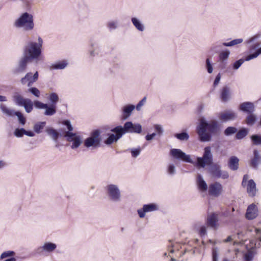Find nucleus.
<instances>
[{"label":"nucleus","instance_id":"f257e3e1","mask_svg":"<svg viewBox=\"0 0 261 261\" xmlns=\"http://www.w3.org/2000/svg\"><path fill=\"white\" fill-rule=\"evenodd\" d=\"M220 131V126L216 120L207 122L204 118L199 120V123L197 127V133L199 140L201 142H208L211 140L210 133L215 134Z\"/></svg>","mask_w":261,"mask_h":261},{"label":"nucleus","instance_id":"f03ea898","mask_svg":"<svg viewBox=\"0 0 261 261\" xmlns=\"http://www.w3.org/2000/svg\"><path fill=\"white\" fill-rule=\"evenodd\" d=\"M43 40L38 37L37 42L32 41L28 42L24 46L23 55L30 60H37L41 54Z\"/></svg>","mask_w":261,"mask_h":261},{"label":"nucleus","instance_id":"7ed1b4c3","mask_svg":"<svg viewBox=\"0 0 261 261\" xmlns=\"http://www.w3.org/2000/svg\"><path fill=\"white\" fill-rule=\"evenodd\" d=\"M14 26L17 28H23L26 31L32 30L34 27L33 15L28 12L23 13L15 21Z\"/></svg>","mask_w":261,"mask_h":261},{"label":"nucleus","instance_id":"20e7f679","mask_svg":"<svg viewBox=\"0 0 261 261\" xmlns=\"http://www.w3.org/2000/svg\"><path fill=\"white\" fill-rule=\"evenodd\" d=\"M106 191L110 201L113 202L121 201V193L118 185L113 184H108L106 187Z\"/></svg>","mask_w":261,"mask_h":261},{"label":"nucleus","instance_id":"39448f33","mask_svg":"<svg viewBox=\"0 0 261 261\" xmlns=\"http://www.w3.org/2000/svg\"><path fill=\"white\" fill-rule=\"evenodd\" d=\"M213 163V154L211 148L207 146L204 148V153L202 157H198L195 166L199 168H204L205 166L211 165Z\"/></svg>","mask_w":261,"mask_h":261},{"label":"nucleus","instance_id":"423d86ee","mask_svg":"<svg viewBox=\"0 0 261 261\" xmlns=\"http://www.w3.org/2000/svg\"><path fill=\"white\" fill-rule=\"evenodd\" d=\"M64 137L66 138L67 141L71 143L70 147L72 149H77L82 144V138L77 133L66 132Z\"/></svg>","mask_w":261,"mask_h":261},{"label":"nucleus","instance_id":"0eeeda50","mask_svg":"<svg viewBox=\"0 0 261 261\" xmlns=\"http://www.w3.org/2000/svg\"><path fill=\"white\" fill-rule=\"evenodd\" d=\"M100 132L98 130L93 132L91 135L84 141V146L87 148H96L100 146Z\"/></svg>","mask_w":261,"mask_h":261},{"label":"nucleus","instance_id":"6e6552de","mask_svg":"<svg viewBox=\"0 0 261 261\" xmlns=\"http://www.w3.org/2000/svg\"><path fill=\"white\" fill-rule=\"evenodd\" d=\"M115 134H111L105 141L107 145H111L114 142H116L124 135L122 126L121 125L116 126L112 128L111 130Z\"/></svg>","mask_w":261,"mask_h":261},{"label":"nucleus","instance_id":"1a4fd4ad","mask_svg":"<svg viewBox=\"0 0 261 261\" xmlns=\"http://www.w3.org/2000/svg\"><path fill=\"white\" fill-rule=\"evenodd\" d=\"M170 154L175 159L177 160H181L192 164L194 163L191 159L190 155L186 154L180 149H172L170 151Z\"/></svg>","mask_w":261,"mask_h":261},{"label":"nucleus","instance_id":"9d476101","mask_svg":"<svg viewBox=\"0 0 261 261\" xmlns=\"http://www.w3.org/2000/svg\"><path fill=\"white\" fill-rule=\"evenodd\" d=\"M159 209V205L158 204L150 203L144 204L142 208L137 210V213L140 218H143L145 217L146 213L156 211H158Z\"/></svg>","mask_w":261,"mask_h":261},{"label":"nucleus","instance_id":"9b49d317","mask_svg":"<svg viewBox=\"0 0 261 261\" xmlns=\"http://www.w3.org/2000/svg\"><path fill=\"white\" fill-rule=\"evenodd\" d=\"M57 248L56 244L51 242H45L41 246L38 247L36 250V253L39 255H42L44 253H51Z\"/></svg>","mask_w":261,"mask_h":261},{"label":"nucleus","instance_id":"f8f14e48","mask_svg":"<svg viewBox=\"0 0 261 261\" xmlns=\"http://www.w3.org/2000/svg\"><path fill=\"white\" fill-rule=\"evenodd\" d=\"M223 191V186L218 182H215L209 185L208 192L211 196L219 197L222 194Z\"/></svg>","mask_w":261,"mask_h":261},{"label":"nucleus","instance_id":"ddd939ff","mask_svg":"<svg viewBox=\"0 0 261 261\" xmlns=\"http://www.w3.org/2000/svg\"><path fill=\"white\" fill-rule=\"evenodd\" d=\"M31 61L27 57L23 55L19 60L17 65L13 69V72L15 74L23 73L27 68L28 62Z\"/></svg>","mask_w":261,"mask_h":261},{"label":"nucleus","instance_id":"4468645a","mask_svg":"<svg viewBox=\"0 0 261 261\" xmlns=\"http://www.w3.org/2000/svg\"><path fill=\"white\" fill-rule=\"evenodd\" d=\"M122 129L124 134L127 132L140 134L142 131V126L140 124H133L132 122L128 121L124 123Z\"/></svg>","mask_w":261,"mask_h":261},{"label":"nucleus","instance_id":"2eb2a0df","mask_svg":"<svg viewBox=\"0 0 261 261\" xmlns=\"http://www.w3.org/2000/svg\"><path fill=\"white\" fill-rule=\"evenodd\" d=\"M38 77L39 74L38 71H36L34 74L31 72H28L21 79L20 82L22 85L27 84L28 87H30L34 83L38 80Z\"/></svg>","mask_w":261,"mask_h":261},{"label":"nucleus","instance_id":"dca6fc26","mask_svg":"<svg viewBox=\"0 0 261 261\" xmlns=\"http://www.w3.org/2000/svg\"><path fill=\"white\" fill-rule=\"evenodd\" d=\"M218 117L220 120L223 122H226L235 119L237 117V115L233 111L228 110L219 113L218 114Z\"/></svg>","mask_w":261,"mask_h":261},{"label":"nucleus","instance_id":"f3484780","mask_svg":"<svg viewBox=\"0 0 261 261\" xmlns=\"http://www.w3.org/2000/svg\"><path fill=\"white\" fill-rule=\"evenodd\" d=\"M210 170L212 175L216 178L226 179L229 176L228 173L227 172L221 170L219 166L214 165L211 167Z\"/></svg>","mask_w":261,"mask_h":261},{"label":"nucleus","instance_id":"a211bd4d","mask_svg":"<svg viewBox=\"0 0 261 261\" xmlns=\"http://www.w3.org/2000/svg\"><path fill=\"white\" fill-rule=\"evenodd\" d=\"M135 109V106L131 104H128L123 106L121 108L122 119L126 120L128 119L132 115Z\"/></svg>","mask_w":261,"mask_h":261},{"label":"nucleus","instance_id":"6ab92c4d","mask_svg":"<svg viewBox=\"0 0 261 261\" xmlns=\"http://www.w3.org/2000/svg\"><path fill=\"white\" fill-rule=\"evenodd\" d=\"M258 215V209L256 205L253 203L249 205L247 209L246 217L247 219L252 220Z\"/></svg>","mask_w":261,"mask_h":261},{"label":"nucleus","instance_id":"aec40b11","mask_svg":"<svg viewBox=\"0 0 261 261\" xmlns=\"http://www.w3.org/2000/svg\"><path fill=\"white\" fill-rule=\"evenodd\" d=\"M247 192L250 197H254L256 194L257 191L256 184L253 179H250L248 181L246 185Z\"/></svg>","mask_w":261,"mask_h":261},{"label":"nucleus","instance_id":"412c9836","mask_svg":"<svg viewBox=\"0 0 261 261\" xmlns=\"http://www.w3.org/2000/svg\"><path fill=\"white\" fill-rule=\"evenodd\" d=\"M14 135L17 138H21L24 135L30 137H33L35 136V134L32 130H26L23 128H16L14 132Z\"/></svg>","mask_w":261,"mask_h":261},{"label":"nucleus","instance_id":"4be33fe9","mask_svg":"<svg viewBox=\"0 0 261 261\" xmlns=\"http://www.w3.org/2000/svg\"><path fill=\"white\" fill-rule=\"evenodd\" d=\"M240 109L244 112L250 114L254 111V106L251 102H245L240 105Z\"/></svg>","mask_w":261,"mask_h":261},{"label":"nucleus","instance_id":"5701e85b","mask_svg":"<svg viewBox=\"0 0 261 261\" xmlns=\"http://www.w3.org/2000/svg\"><path fill=\"white\" fill-rule=\"evenodd\" d=\"M218 216L215 214H212L207 216V223L210 227L216 229L218 227Z\"/></svg>","mask_w":261,"mask_h":261},{"label":"nucleus","instance_id":"b1692460","mask_svg":"<svg viewBox=\"0 0 261 261\" xmlns=\"http://www.w3.org/2000/svg\"><path fill=\"white\" fill-rule=\"evenodd\" d=\"M45 132L48 136L56 142L58 141V139L59 136H62L61 134L57 132L56 129L52 127H47L45 129Z\"/></svg>","mask_w":261,"mask_h":261},{"label":"nucleus","instance_id":"393cba45","mask_svg":"<svg viewBox=\"0 0 261 261\" xmlns=\"http://www.w3.org/2000/svg\"><path fill=\"white\" fill-rule=\"evenodd\" d=\"M197 184L199 189L202 192H205L207 190V185L202 178V176L198 174L197 177Z\"/></svg>","mask_w":261,"mask_h":261},{"label":"nucleus","instance_id":"a878e982","mask_svg":"<svg viewBox=\"0 0 261 261\" xmlns=\"http://www.w3.org/2000/svg\"><path fill=\"white\" fill-rule=\"evenodd\" d=\"M131 21L134 26L137 30L140 32L144 31L145 27L139 19L137 17H132Z\"/></svg>","mask_w":261,"mask_h":261},{"label":"nucleus","instance_id":"bb28decb","mask_svg":"<svg viewBox=\"0 0 261 261\" xmlns=\"http://www.w3.org/2000/svg\"><path fill=\"white\" fill-rule=\"evenodd\" d=\"M0 109L3 114L9 117H13L15 115L16 112L14 110L8 108L4 104L0 105Z\"/></svg>","mask_w":261,"mask_h":261},{"label":"nucleus","instance_id":"cd10ccee","mask_svg":"<svg viewBox=\"0 0 261 261\" xmlns=\"http://www.w3.org/2000/svg\"><path fill=\"white\" fill-rule=\"evenodd\" d=\"M0 109L3 114L9 117H13L15 115L16 112L14 110L8 108L4 104L0 105Z\"/></svg>","mask_w":261,"mask_h":261},{"label":"nucleus","instance_id":"c85d7f7f","mask_svg":"<svg viewBox=\"0 0 261 261\" xmlns=\"http://www.w3.org/2000/svg\"><path fill=\"white\" fill-rule=\"evenodd\" d=\"M254 157L250 161V166L254 168H257L260 160V155L259 152L257 150L253 151Z\"/></svg>","mask_w":261,"mask_h":261},{"label":"nucleus","instance_id":"c756f323","mask_svg":"<svg viewBox=\"0 0 261 261\" xmlns=\"http://www.w3.org/2000/svg\"><path fill=\"white\" fill-rule=\"evenodd\" d=\"M239 159L234 156H231L228 162V166L230 169L237 170L239 168Z\"/></svg>","mask_w":261,"mask_h":261},{"label":"nucleus","instance_id":"7c9ffc66","mask_svg":"<svg viewBox=\"0 0 261 261\" xmlns=\"http://www.w3.org/2000/svg\"><path fill=\"white\" fill-rule=\"evenodd\" d=\"M230 96V89L227 86L224 87L221 91V98L223 101H228Z\"/></svg>","mask_w":261,"mask_h":261},{"label":"nucleus","instance_id":"2f4dec72","mask_svg":"<svg viewBox=\"0 0 261 261\" xmlns=\"http://www.w3.org/2000/svg\"><path fill=\"white\" fill-rule=\"evenodd\" d=\"M67 61L63 60L53 64L50 66V68L51 69H63L67 66Z\"/></svg>","mask_w":261,"mask_h":261},{"label":"nucleus","instance_id":"473e14b6","mask_svg":"<svg viewBox=\"0 0 261 261\" xmlns=\"http://www.w3.org/2000/svg\"><path fill=\"white\" fill-rule=\"evenodd\" d=\"M57 106L54 105H48L47 104V107L45 108V111L44 115L45 116H53L56 113Z\"/></svg>","mask_w":261,"mask_h":261},{"label":"nucleus","instance_id":"72a5a7b5","mask_svg":"<svg viewBox=\"0 0 261 261\" xmlns=\"http://www.w3.org/2000/svg\"><path fill=\"white\" fill-rule=\"evenodd\" d=\"M89 54L91 57H94L98 54V45L96 42H91Z\"/></svg>","mask_w":261,"mask_h":261},{"label":"nucleus","instance_id":"f704fd0d","mask_svg":"<svg viewBox=\"0 0 261 261\" xmlns=\"http://www.w3.org/2000/svg\"><path fill=\"white\" fill-rule=\"evenodd\" d=\"M46 125L45 122H37L35 123L33 126L34 133L40 134Z\"/></svg>","mask_w":261,"mask_h":261},{"label":"nucleus","instance_id":"c9c22d12","mask_svg":"<svg viewBox=\"0 0 261 261\" xmlns=\"http://www.w3.org/2000/svg\"><path fill=\"white\" fill-rule=\"evenodd\" d=\"M48 99L51 102L50 105H54V106H56L57 103L59 101V97L56 93L52 92L49 94Z\"/></svg>","mask_w":261,"mask_h":261},{"label":"nucleus","instance_id":"e433bc0d","mask_svg":"<svg viewBox=\"0 0 261 261\" xmlns=\"http://www.w3.org/2000/svg\"><path fill=\"white\" fill-rule=\"evenodd\" d=\"M248 114L246 119V123L248 125H252L256 120V116L253 113Z\"/></svg>","mask_w":261,"mask_h":261},{"label":"nucleus","instance_id":"4c0bfd02","mask_svg":"<svg viewBox=\"0 0 261 261\" xmlns=\"http://www.w3.org/2000/svg\"><path fill=\"white\" fill-rule=\"evenodd\" d=\"M22 107H24L26 112L29 113L33 109V102L30 99L27 98L26 102Z\"/></svg>","mask_w":261,"mask_h":261},{"label":"nucleus","instance_id":"58836bf2","mask_svg":"<svg viewBox=\"0 0 261 261\" xmlns=\"http://www.w3.org/2000/svg\"><path fill=\"white\" fill-rule=\"evenodd\" d=\"M174 137L182 141H187L189 139V135L186 132L175 134Z\"/></svg>","mask_w":261,"mask_h":261},{"label":"nucleus","instance_id":"ea45409f","mask_svg":"<svg viewBox=\"0 0 261 261\" xmlns=\"http://www.w3.org/2000/svg\"><path fill=\"white\" fill-rule=\"evenodd\" d=\"M27 98H24L21 95L17 94L14 96V100L16 105L19 106H22L26 102Z\"/></svg>","mask_w":261,"mask_h":261},{"label":"nucleus","instance_id":"a19ab883","mask_svg":"<svg viewBox=\"0 0 261 261\" xmlns=\"http://www.w3.org/2000/svg\"><path fill=\"white\" fill-rule=\"evenodd\" d=\"M170 244L169 245V251L170 253H172L176 251H178L179 250V245L177 243H174L171 241H170Z\"/></svg>","mask_w":261,"mask_h":261},{"label":"nucleus","instance_id":"79ce46f5","mask_svg":"<svg viewBox=\"0 0 261 261\" xmlns=\"http://www.w3.org/2000/svg\"><path fill=\"white\" fill-rule=\"evenodd\" d=\"M248 133V129L245 128H243L237 133L236 137L237 139H242L246 136Z\"/></svg>","mask_w":261,"mask_h":261},{"label":"nucleus","instance_id":"37998d69","mask_svg":"<svg viewBox=\"0 0 261 261\" xmlns=\"http://www.w3.org/2000/svg\"><path fill=\"white\" fill-rule=\"evenodd\" d=\"M243 41V39L239 38L234 39L229 42H224L223 45L225 46H232L239 44L241 43Z\"/></svg>","mask_w":261,"mask_h":261},{"label":"nucleus","instance_id":"c03bdc74","mask_svg":"<svg viewBox=\"0 0 261 261\" xmlns=\"http://www.w3.org/2000/svg\"><path fill=\"white\" fill-rule=\"evenodd\" d=\"M107 26L110 30H115L118 27V21L117 20H110L108 22Z\"/></svg>","mask_w":261,"mask_h":261},{"label":"nucleus","instance_id":"a18cd8bd","mask_svg":"<svg viewBox=\"0 0 261 261\" xmlns=\"http://www.w3.org/2000/svg\"><path fill=\"white\" fill-rule=\"evenodd\" d=\"M254 256L253 252L251 250L248 251L244 255L245 261H252Z\"/></svg>","mask_w":261,"mask_h":261},{"label":"nucleus","instance_id":"49530a36","mask_svg":"<svg viewBox=\"0 0 261 261\" xmlns=\"http://www.w3.org/2000/svg\"><path fill=\"white\" fill-rule=\"evenodd\" d=\"M261 54V47L259 48L254 53L248 55L245 59L246 61H250L256 58L259 55Z\"/></svg>","mask_w":261,"mask_h":261},{"label":"nucleus","instance_id":"de8ad7c7","mask_svg":"<svg viewBox=\"0 0 261 261\" xmlns=\"http://www.w3.org/2000/svg\"><path fill=\"white\" fill-rule=\"evenodd\" d=\"M18 118L19 123L22 125H24L26 122L25 118L23 116L22 113L20 112H16L15 115Z\"/></svg>","mask_w":261,"mask_h":261},{"label":"nucleus","instance_id":"09e8293b","mask_svg":"<svg viewBox=\"0 0 261 261\" xmlns=\"http://www.w3.org/2000/svg\"><path fill=\"white\" fill-rule=\"evenodd\" d=\"M253 143L256 145H261V136L257 135H252L251 137Z\"/></svg>","mask_w":261,"mask_h":261},{"label":"nucleus","instance_id":"8fccbe9b","mask_svg":"<svg viewBox=\"0 0 261 261\" xmlns=\"http://www.w3.org/2000/svg\"><path fill=\"white\" fill-rule=\"evenodd\" d=\"M237 129L234 127H228L224 131V134L226 136H229L236 133Z\"/></svg>","mask_w":261,"mask_h":261},{"label":"nucleus","instance_id":"3c124183","mask_svg":"<svg viewBox=\"0 0 261 261\" xmlns=\"http://www.w3.org/2000/svg\"><path fill=\"white\" fill-rule=\"evenodd\" d=\"M167 173L169 175H174L176 173V168L175 166L172 164H169L167 167Z\"/></svg>","mask_w":261,"mask_h":261},{"label":"nucleus","instance_id":"603ef678","mask_svg":"<svg viewBox=\"0 0 261 261\" xmlns=\"http://www.w3.org/2000/svg\"><path fill=\"white\" fill-rule=\"evenodd\" d=\"M34 104L35 107L39 109H45V108L47 107V103H44L38 100L35 101Z\"/></svg>","mask_w":261,"mask_h":261},{"label":"nucleus","instance_id":"864d4df0","mask_svg":"<svg viewBox=\"0 0 261 261\" xmlns=\"http://www.w3.org/2000/svg\"><path fill=\"white\" fill-rule=\"evenodd\" d=\"M28 91L37 97H39L40 95V92L37 88H30L28 89Z\"/></svg>","mask_w":261,"mask_h":261},{"label":"nucleus","instance_id":"5fc2aeb1","mask_svg":"<svg viewBox=\"0 0 261 261\" xmlns=\"http://www.w3.org/2000/svg\"><path fill=\"white\" fill-rule=\"evenodd\" d=\"M132 155L134 158L137 157L141 153V149L140 147L137 148H132L130 149Z\"/></svg>","mask_w":261,"mask_h":261},{"label":"nucleus","instance_id":"6e6d98bb","mask_svg":"<svg viewBox=\"0 0 261 261\" xmlns=\"http://www.w3.org/2000/svg\"><path fill=\"white\" fill-rule=\"evenodd\" d=\"M229 51L228 50L222 51L219 55L220 59L222 61L227 60L229 55Z\"/></svg>","mask_w":261,"mask_h":261},{"label":"nucleus","instance_id":"4d7b16f0","mask_svg":"<svg viewBox=\"0 0 261 261\" xmlns=\"http://www.w3.org/2000/svg\"><path fill=\"white\" fill-rule=\"evenodd\" d=\"M245 61H246L245 59L244 60L242 59H241L237 61L236 62H235L233 63V68L234 70H237L243 64V63Z\"/></svg>","mask_w":261,"mask_h":261},{"label":"nucleus","instance_id":"13d9d810","mask_svg":"<svg viewBox=\"0 0 261 261\" xmlns=\"http://www.w3.org/2000/svg\"><path fill=\"white\" fill-rule=\"evenodd\" d=\"M14 252L13 251H8L4 252L1 255V258L4 259L7 257L12 256L14 254Z\"/></svg>","mask_w":261,"mask_h":261},{"label":"nucleus","instance_id":"bf43d9fd","mask_svg":"<svg viewBox=\"0 0 261 261\" xmlns=\"http://www.w3.org/2000/svg\"><path fill=\"white\" fill-rule=\"evenodd\" d=\"M146 101V97H144L141 100H140L138 103L136 107L135 108H136V110L138 111H140L141 110V108L144 105Z\"/></svg>","mask_w":261,"mask_h":261},{"label":"nucleus","instance_id":"052dcab7","mask_svg":"<svg viewBox=\"0 0 261 261\" xmlns=\"http://www.w3.org/2000/svg\"><path fill=\"white\" fill-rule=\"evenodd\" d=\"M63 124H64L67 127V128L68 129L67 132H72V131L73 130V127L71 124V123L69 120H66L64 121L63 122Z\"/></svg>","mask_w":261,"mask_h":261},{"label":"nucleus","instance_id":"680f3d73","mask_svg":"<svg viewBox=\"0 0 261 261\" xmlns=\"http://www.w3.org/2000/svg\"><path fill=\"white\" fill-rule=\"evenodd\" d=\"M206 67L208 73H212L213 71V68L212 64L210 62L209 59L206 60Z\"/></svg>","mask_w":261,"mask_h":261},{"label":"nucleus","instance_id":"e2e57ef3","mask_svg":"<svg viewBox=\"0 0 261 261\" xmlns=\"http://www.w3.org/2000/svg\"><path fill=\"white\" fill-rule=\"evenodd\" d=\"M218 250L217 248H214L212 251L213 261H218Z\"/></svg>","mask_w":261,"mask_h":261},{"label":"nucleus","instance_id":"0e129e2a","mask_svg":"<svg viewBox=\"0 0 261 261\" xmlns=\"http://www.w3.org/2000/svg\"><path fill=\"white\" fill-rule=\"evenodd\" d=\"M199 233L201 237L205 236L206 234V227L204 225L201 226L199 228Z\"/></svg>","mask_w":261,"mask_h":261},{"label":"nucleus","instance_id":"69168bd1","mask_svg":"<svg viewBox=\"0 0 261 261\" xmlns=\"http://www.w3.org/2000/svg\"><path fill=\"white\" fill-rule=\"evenodd\" d=\"M154 128L159 135H162L164 132L162 126L160 124L154 125Z\"/></svg>","mask_w":261,"mask_h":261},{"label":"nucleus","instance_id":"338daca9","mask_svg":"<svg viewBox=\"0 0 261 261\" xmlns=\"http://www.w3.org/2000/svg\"><path fill=\"white\" fill-rule=\"evenodd\" d=\"M259 37V35H255L252 37H251L250 38H249V39H248L247 41H246V43L247 44H250L253 42H254L255 40H256L257 38H258Z\"/></svg>","mask_w":261,"mask_h":261},{"label":"nucleus","instance_id":"774afa93","mask_svg":"<svg viewBox=\"0 0 261 261\" xmlns=\"http://www.w3.org/2000/svg\"><path fill=\"white\" fill-rule=\"evenodd\" d=\"M249 178V176L247 174H245L243 176V180H242V186L243 187H245L246 185H247V182H248V179Z\"/></svg>","mask_w":261,"mask_h":261}]
</instances>
